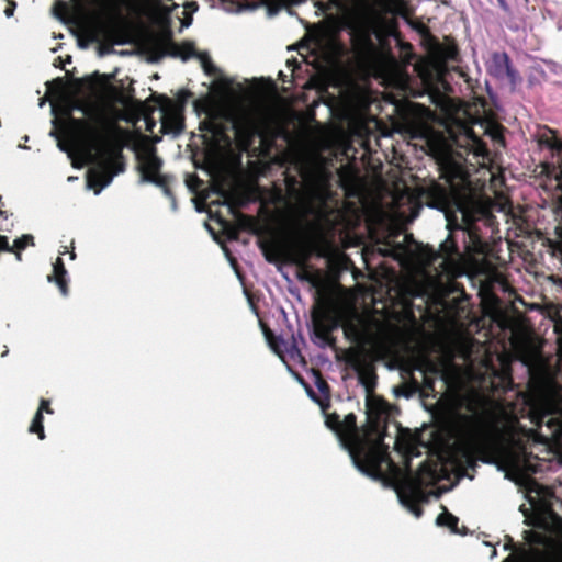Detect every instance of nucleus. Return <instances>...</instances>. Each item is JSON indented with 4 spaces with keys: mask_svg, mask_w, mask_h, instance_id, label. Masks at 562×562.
Listing matches in <instances>:
<instances>
[{
    "mask_svg": "<svg viewBox=\"0 0 562 562\" xmlns=\"http://www.w3.org/2000/svg\"><path fill=\"white\" fill-rule=\"evenodd\" d=\"M53 122L59 131L54 130L50 135L58 139L59 149L74 160L93 165L88 173V187L95 194L123 171L120 139L111 123L100 117L90 121L75 119L70 109Z\"/></svg>",
    "mask_w": 562,
    "mask_h": 562,
    "instance_id": "obj_1",
    "label": "nucleus"
},
{
    "mask_svg": "<svg viewBox=\"0 0 562 562\" xmlns=\"http://www.w3.org/2000/svg\"><path fill=\"white\" fill-rule=\"evenodd\" d=\"M340 426L339 442L349 451L353 464L369 475L380 476L386 473L401 504L415 517H420L422 509L418 504L426 497L423 487L439 479V465L424 462L416 473L411 471L408 464L401 469L390 459L381 435L370 443L360 437L353 414H348Z\"/></svg>",
    "mask_w": 562,
    "mask_h": 562,
    "instance_id": "obj_2",
    "label": "nucleus"
},
{
    "mask_svg": "<svg viewBox=\"0 0 562 562\" xmlns=\"http://www.w3.org/2000/svg\"><path fill=\"white\" fill-rule=\"evenodd\" d=\"M380 251L403 263H412L427 279L456 278L462 276L465 269V259L458 252L451 236L440 244L438 251L428 246L415 244L407 235L403 237L402 243L386 244Z\"/></svg>",
    "mask_w": 562,
    "mask_h": 562,
    "instance_id": "obj_3",
    "label": "nucleus"
},
{
    "mask_svg": "<svg viewBox=\"0 0 562 562\" xmlns=\"http://www.w3.org/2000/svg\"><path fill=\"white\" fill-rule=\"evenodd\" d=\"M231 122L240 150H248L256 136L265 137V120L254 106L238 105L231 113Z\"/></svg>",
    "mask_w": 562,
    "mask_h": 562,
    "instance_id": "obj_4",
    "label": "nucleus"
},
{
    "mask_svg": "<svg viewBox=\"0 0 562 562\" xmlns=\"http://www.w3.org/2000/svg\"><path fill=\"white\" fill-rule=\"evenodd\" d=\"M429 153L436 159L441 177L446 179L451 190H454L464 181L465 171L461 162L457 161L449 145L445 139H430L428 142Z\"/></svg>",
    "mask_w": 562,
    "mask_h": 562,
    "instance_id": "obj_5",
    "label": "nucleus"
},
{
    "mask_svg": "<svg viewBox=\"0 0 562 562\" xmlns=\"http://www.w3.org/2000/svg\"><path fill=\"white\" fill-rule=\"evenodd\" d=\"M342 328L345 336L361 348L374 339L371 322L358 313L348 314L342 323Z\"/></svg>",
    "mask_w": 562,
    "mask_h": 562,
    "instance_id": "obj_6",
    "label": "nucleus"
},
{
    "mask_svg": "<svg viewBox=\"0 0 562 562\" xmlns=\"http://www.w3.org/2000/svg\"><path fill=\"white\" fill-rule=\"evenodd\" d=\"M142 182H151L164 188L165 194L169 195V189L165 187V177L160 175L161 159L156 155L155 149H145L138 154Z\"/></svg>",
    "mask_w": 562,
    "mask_h": 562,
    "instance_id": "obj_7",
    "label": "nucleus"
},
{
    "mask_svg": "<svg viewBox=\"0 0 562 562\" xmlns=\"http://www.w3.org/2000/svg\"><path fill=\"white\" fill-rule=\"evenodd\" d=\"M487 71L497 79L507 77L513 86H515L519 80V76L512 67L509 57L506 53H494L487 64Z\"/></svg>",
    "mask_w": 562,
    "mask_h": 562,
    "instance_id": "obj_8",
    "label": "nucleus"
},
{
    "mask_svg": "<svg viewBox=\"0 0 562 562\" xmlns=\"http://www.w3.org/2000/svg\"><path fill=\"white\" fill-rule=\"evenodd\" d=\"M171 55L180 57L182 60L195 57L200 61V65L205 74L210 76L216 74V68L212 64L210 56L204 52L198 53L194 48V45L190 42L172 45Z\"/></svg>",
    "mask_w": 562,
    "mask_h": 562,
    "instance_id": "obj_9",
    "label": "nucleus"
},
{
    "mask_svg": "<svg viewBox=\"0 0 562 562\" xmlns=\"http://www.w3.org/2000/svg\"><path fill=\"white\" fill-rule=\"evenodd\" d=\"M160 120L161 132L164 134H172L173 136H177L181 133L183 128L182 120L177 109H175L172 105L161 109Z\"/></svg>",
    "mask_w": 562,
    "mask_h": 562,
    "instance_id": "obj_10",
    "label": "nucleus"
},
{
    "mask_svg": "<svg viewBox=\"0 0 562 562\" xmlns=\"http://www.w3.org/2000/svg\"><path fill=\"white\" fill-rule=\"evenodd\" d=\"M340 186L349 195H357L360 191V180L357 173L349 167H341L338 170Z\"/></svg>",
    "mask_w": 562,
    "mask_h": 562,
    "instance_id": "obj_11",
    "label": "nucleus"
},
{
    "mask_svg": "<svg viewBox=\"0 0 562 562\" xmlns=\"http://www.w3.org/2000/svg\"><path fill=\"white\" fill-rule=\"evenodd\" d=\"M310 190L314 198L325 202L329 196L327 175L323 171H318L311 183Z\"/></svg>",
    "mask_w": 562,
    "mask_h": 562,
    "instance_id": "obj_12",
    "label": "nucleus"
},
{
    "mask_svg": "<svg viewBox=\"0 0 562 562\" xmlns=\"http://www.w3.org/2000/svg\"><path fill=\"white\" fill-rule=\"evenodd\" d=\"M395 449L406 459L419 456V448L411 436H401L395 441Z\"/></svg>",
    "mask_w": 562,
    "mask_h": 562,
    "instance_id": "obj_13",
    "label": "nucleus"
},
{
    "mask_svg": "<svg viewBox=\"0 0 562 562\" xmlns=\"http://www.w3.org/2000/svg\"><path fill=\"white\" fill-rule=\"evenodd\" d=\"M463 137L465 140V144L463 146H467L470 148V150L475 156H482L484 157L487 154V149L483 142L474 134L473 130L471 127L464 126L463 127Z\"/></svg>",
    "mask_w": 562,
    "mask_h": 562,
    "instance_id": "obj_14",
    "label": "nucleus"
},
{
    "mask_svg": "<svg viewBox=\"0 0 562 562\" xmlns=\"http://www.w3.org/2000/svg\"><path fill=\"white\" fill-rule=\"evenodd\" d=\"M562 445V411L552 395V446Z\"/></svg>",
    "mask_w": 562,
    "mask_h": 562,
    "instance_id": "obj_15",
    "label": "nucleus"
},
{
    "mask_svg": "<svg viewBox=\"0 0 562 562\" xmlns=\"http://www.w3.org/2000/svg\"><path fill=\"white\" fill-rule=\"evenodd\" d=\"M54 273L53 276H48L49 282H55L57 286L59 288L61 294L64 296L67 295V271L64 267V262L61 258H57L56 262L53 267Z\"/></svg>",
    "mask_w": 562,
    "mask_h": 562,
    "instance_id": "obj_16",
    "label": "nucleus"
},
{
    "mask_svg": "<svg viewBox=\"0 0 562 562\" xmlns=\"http://www.w3.org/2000/svg\"><path fill=\"white\" fill-rule=\"evenodd\" d=\"M367 407L371 430L378 432L381 424V415L385 413V405L382 402L375 403L374 401L368 400Z\"/></svg>",
    "mask_w": 562,
    "mask_h": 562,
    "instance_id": "obj_17",
    "label": "nucleus"
},
{
    "mask_svg": "<svg viewBox=\"0 0 562 562\" xmlns=\"http://www.w3.org/2000/svg\"><path fill=\"white\" fill-rule=\"evenodd\" d=\"M526 485H527V498H528L531 507L533 509H536L538 507V501H544L548 495V491H547V488L542 487L535 481L528 480L526 482Z\"/></svg>",
    "mask_w": 562,
    "mask_h": 562,
    "instance_id": "obj_18",
    "label": "nucleus"
},
{
    "mask_svg": "<svg viewBox=\"0 0 562 562\" xmlns=\"http://www.w3.org/2000/svg\"><path fill=\"white\" fill-rule=\"evenodd\" d=\"M48 401L42 400L41 406L38 411L36 412L31 426H30V432L38 434V438L42 440L44 439V429H43V412H46L48 414H52V409L48 407Z\"/></svg>",
    "mask_w": 562,
    "mask_h": 562,
    "instance_id": "obj_19",
    "label": "nucleus"
},
{
    "mask_svg": "<svg viewBox=\"0 0 562 562\" xmlns=\"http://www.w3.org/2000/svg\"><path fill=\"white\" fill-rule=\"evenodd\" d=\"M437 525L439 526H447L451 529V531H457V525H458V518L450 513H448L446 509L442 514H440L437 517Z\"/></svg>",
    "mask_w": 562,
    "mask_h": 562,
    "instance_id": "obj_20",
    "label": "nucleus"
},
{
    "mask_svg": "<svg viewBox=\"0 0 562 562\" xmlns=\"http://www.w3.org/2000/svg\"><path fill=\"white\" fill-rule=\"evenodd\" d=\"M310 258V250L303 247H299L291 251L290 259L297 266H304Z\"/></svg>",
    "mask_w": 562,
    "mask_h": 562,
    "instance_id": "obj_21",
    "label": "nucleus"
},
{
    "mask_svg": "<svg viewBox=\"0 0 562 562\" xmlns=\"http://www.w3.org/2000/svg\"><path fill=\"white\" fill-rule=\"evenodd\" d=\"M425 190H427L428 195L435 201L440 202L447 198V189L438 183H431Z\"/></svg>",
    "mask_w": 562,
    "mask_h": 562,
    "instance_id": "obj_22",
    "label": "nucleus"
},
{
    "mask_svg": "<svg viewBox=\"0 0 562 562\" xmlns=\"http://www.w3.org/2000/svg\"><path fill=\"white\" fill-rule=\"evenodd\" d=\"M340 423L341 422L339 420V417L337 415H327L326 416V419H325L326 426L336 434L338 439H339L340 431H341Z\"/></svg>",
    "mask_w": 562,
    "mask_h": 562,
    "instance_id": "obj_23",
    "label": "nucleus"
},
{
    "mask_svg": "<svg viewBox=\"0 0 562 562\" xmlns=\"http://www.w3.org/2000/svg\"><path fill=\"white\" fill-rule=\"evenodd\" d=\"M27 245H33V236L31 235H23L14 240V248L18 251L24 249Z\"/></svg>",
    "mask_w": 562,
    "mask_h": 562,
    "instance_id": "obj_24",
    "label": "nucleus"
},
{
    "mask_svg": "<svg viewBox=\"0 0 562 562\" xmlns=\"http://www.w3.org/2000/svg\"><path fill=\"white\" fill-rule=\"evenodd\" d=\"M0 250H11L8 237L0 236Z\"/></svg>",
    "mask_w": 562,
    "mask_h": 562,
    "instance_id": "obj_25",
    "label": "nucleus"
},
{
    "mask_svg": "<svg viewBox=\"0 0 562 562\" xmlns=\"http://www.w3.org/2000/svg\"><path fill=\"white\" fill-rule=\"evenodd\" d=\"M15 3L11 2L10 5L4 10V14L7 18H11L14 13Z\"/></svg>",
    "mask_w": 562,
    "mask_h": 562,
    "instance_id": "obj_26",
    "label": "nucleus"
},
{
    "mask_svg": "<svg viewBox=\"0 0 562 562\" xmlns=\"http://www.w3.org/2000/svg\"><path fill=\"white\" fill-rule=\"evenodd\" d=\"M461 212H462L463 220L467 224H471L474 221V218L470 214H468L463 210H461Z\"/></svg>",
    "mask_w": 562,
    "mask_h": 562,
    "instance_id": "obj_27",
    "label": "nucleus"
},
{
    "mask_svg": "<svg viewBox=\"0 0 562 562\" xmlns=\"http://www.w3.org/2000/svg\"><path fill=\"white\" fill-rule=\"evenodd\" d=\"M267 339L269 341L270 347L273 349V351L276 353H280L281 351H280L279 347L277 346V344L273 342L268 336H267Z\"/></svg>",
    "mask_w": 562,
    "mask_h": 562,
    "instance_id": "obj_28",
    "label": "nucleus"
},
{
    "mask_svg": "<svg viewBox=\"0 0 562 562\" xmlns=\"http://www.w3.org/2000/svg\"><path fill=\"white\" fill-rule=\"evenodd\" d=\"M548 517L552 520L553 524L557 525L558 528L560 527V521H558L559 519L557 517H554L551 513H548Z\"/></svg>",
    "mask_w": 562,
    "mask_h": 562,
    "instance_id": "obj_29",
    "label": "nucleus"
},
{
    "mask_svg": "<svg viewBox=\"0 0 562 562\" xmlns=\"http://www.w3.org/2000/svg\"><path fill=\"white\" fill-rule=\"evenodd\" d=\"M369 378H370L369 374L361 375V380H362L363 384H366L367 389L369 387V382H368Z\"/></svg>",
    "mask_w": 562,
    "mask_h": 562,
    "instance_id": "obj_30",
    "label": "nucleus"
},
{
    "mask_svg": "<svg viewBox=\"0 0 562 562\" xmlns=\"http://www.w3.org/2000/svg\"><path fill=\"white\" fill-rule=\"evenodd\" d=\"M383 1H384L383 5L385 7V9H390V5H391V3H392L394 0H383Z\"/></svg>",
    "mask_w": 562,
    "mask_h": 562,
    "instance_id": "obj_31",
    "label": "nucleus"
},
{
    "mask_svg": "<svg viewBox=\"0 0 562 562\" xmlns=\"http://www.w3.org/2000/svg\"><path fill=\"white\" fill-rule=\"evenodd\" d=\"M75 257H76L75 252H71L70 254V259H75Z\"/></svg>",
    "mask_w": 562,
    "mask_h": 562,
    "instance_id": "obj_32",
    "label": "nucleus"
},
{
    "mask_svg": "<svg viewBox=\"0 0 562 562\" xmlns=\"http://www.w3.org/2000/svg\"><path fill=\"white\" fill-rule=\"evenodd\" d=\"M496 554V550L493 549L491 557L493 558Z\"/></svg>",
    "mask_w": 562,
    "mask_h": 562,
    "instance_id": "obj_33",
    "label": "nucleus"
},
{
    "mask_svg": "<svg viewBox=\"0 0 562 562\" xmlns=\"http://www.w3.org/2000/svg\"><path fill=\"white\" fill-rule=\"evenodd\" d=\"M66 249H67V248H66V247H64V251H60V254H61V255H65V254H66V251H67Z\"/></svg>",
    "mask_w": 562,
    "mask_h": 562,
    "instance_id": "obj_34",
    "label": "nucleus"
},
{
    "mask_svg": "<svg viewBox=\"0 0 562 562\" xmlns=\"http://www.w3.org/2000/svg\"><path fill=\"white\" fill-rule=\"evenodd\" d=\"M52 110H53L54 113L56 112L55 105L52 106Z\"/></svg>",
    "mask_w": 562,
    "mask_h": 562,
    "instance_id": "obj_35",
    "label": "nucleus"
},
{
    "mask_svg": "<svg viewBox=\"0 0 562 562\" xmlns=\"http://www.w3.org/2000/svg\"><path fill=\"white\" fill-rule=\"evenodd\" d=\"M4 213L2 211H0V216H2Z\"/></svg>",
    "mask_w": 562,
    "mask_h": 562,
    "instance_id": "obj_36",
    "label": "nucleus"
}]
</instances>
